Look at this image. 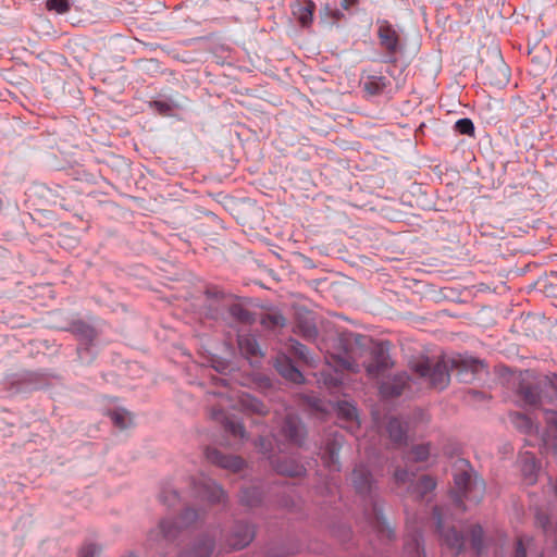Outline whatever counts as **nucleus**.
I'll use <instances>...</instances> for the list:
<instances>
[{"mask_svg":"<svg viewBox=\"0 0 557 557\" xmlns=\"http://www.w3.org/2000/svg\"><path fill=\"white\" fill-rule=\"evenodd\" d=\"M213 367H214V369H215L216 371H219V372L223 373V372H225V371H226V369H227V367H228V366H227V364H225V363H223V362H221V361H219V362H216V364H214Z\"/></svg>","mask_w":557,"mask_h":557,"instance_id":"de8ad7c7","label":"nucleus"},{"mask_svg":"<svg viewBox=\"0 0 557 557\" xmlns=\"http://www.w3.org/2000/svg\"><path fill=\"white\" fill-rule=\"evenodd\" d=\"M434 519L444 544L455 554H459L463 549L465 539L454 525H450V516L443 508H435Z\"/></svg>","mask_w":557,"mask_h":557,"instance_id":"7ed1b4c3","label":"nucleus"},{"mask_svg":"<svg viewBox=\"0 0 557 557\" xmlns=\"http://www.w3.org/2000/svg\"><path fill=\"white\" fill-rule=\"evenodd\" d=\"M342 367L351 372H359V366L357 363L350 362L348 359L341 360Z\"/></svg>","mask_w":557,"mask_h":557,"instance_id":"37998d69","label":"nucleus"},{"mask_svg":"<svg viewBox=\"0 0 557 557\" xmlns=\"http://www.w3.org/2000/svg\"><path fill=\"white\" fill-rule=\"evenodd\" d=\"M357 3V0H342V7L345 10H348L350 7L355 5Z\"/></svg>","mask_w":557,"mask_h":557,"instance_id":"09e8293b","label":"nucleus"},{"mask_svg":"<svg viewBox=\"0 0 557 557\" xmlns=\"http://www.w3.org/2000/svg\"><path fill=\"white\" fill-rule=\"evenodd\" d=\"M230 313L232 317L237 319L240 322H250L251 321V313L244 308L242 305L235 304L231 306Z\"/></svg>","mask_w":557,"mask_h":557,"instance_id":"7c9ffc66","label":"nucleus"},{"mask_svg":"<svg viewBox=\"0 0 557 557\" xmlns=\"http://www.w3.org/2000/svg\"><path fill=\"white\" fill-rule=\"evenodd\" d=\"M194 490L197 496L206 499L210 504L224 503L226 494L224 490L216 484L212 479L201 476L194 485Z\"/></svg>","mask_w":557,"mask_h":557,"instance_id":"39448f33","label":"nucleus"},{"mask_svg":"<svg viewBox=\"0 0 557 557\" xmlns=\"http://www.w3.org/2000/svg\"><path fill=\"white\" fill-rule=\"evenodd\" d=\"M437 455L430 444H420V466L426 462L428 466L436 462Z\"/></svg>","mask_w":557,"mask_h":557,"instance_id":"c756f323","label":"nucleus"},{"mask_svg":"<svg viewBox=\"0 0 557 557\" xmlns=\"http://www.w3.org/2000/svg\"><path fill=\"white\" fill-rule=\"evenodd\" d=\"M293 349L295 355H297L300 359L308 361V349L305 345L300 343H295L293 345Z\"/></svg>","mask_w":557,"mask_h":557,"instance_id":"58836bf2","label":"nucleus"},{"mask_svg":"<svg viewBox=\"0 0 557 557\" xmlns=\"http://www.w3.org/2000/svg\"><path fill=\"white\" fill-rule=\"evenodd\" d=\"M198 518L199 513L188 508L180 517L177 522H172L166 519L162 520L156 529L151 530L148 540L151 545L172 542L181 529L191 525Z\"/></svg>","mask_w":557,"mask_h":557,"instance_id":"f03ea898","label":"nucleus"},{"mask_svg":"<svg viewBox=\"0 0 557 557\" xmlns=\"http://www.w3.org/2000/svg\"><path fill=\"white\" fill-rule=\"evenodd\" d=\"M436 482L430 475L420 476V496L435 488Z\"/></svg>","mask_w":557,"mask_h":557,"instance_id":"c9c22d12","label":"nucleus"},{"mask_svg":"<svg viewBox=\"0 0 557 557\" xmlns=\"http://www.w3.org/2000/svg\"><path fill=\"white\" fill-rule=\"evenodd\" d=\"M282 433L292 443L301 444L304 426L295 416L287 413L282 426Z\"/></svg>","mask_w":557,"mask_h":557,"instance_id":"f8f14e48","label":"nucleus"},{"mask_svg":"<svg viewBox=\"0 0 557 557\" xmlns=\"http://www.w3.org/2000/svg\"><path fill=\"white\" fill-rule=\"evenodd\" d=\"M213 541L202 539L190 552L183 553L180 557H209L213 552Z\"/></svg>","mask_w":557,"mask_h":557,"instance_id":"412c9836","label":"nucleus"},{"mask_svg":"<svg viewBox=\"0 0 557 557\" xmlns=\"http://www.w3.org/2000/svg\"><path fill=\"white\" fill-rule=\"evenodd\" d=\"M451 364L457 370V375L463 382H470L484 368L481 360L472 357L459 356L451 360Z\"/></svg>","mask_w":557,"mask_h":557,"instance_id":"423d86ee","label":"nucleus"},{"mask_svg":"<svg viewBox=\"0 0 557 557\" xmlns=\"http://www.w3.org/2000/svg\"><path fill=\"white\" fill-rule=\"evenodd\" d=\"M544 419L549 425L557 429V411L546 410L544 412Z\"/></svg>","mask_w":557,"mask_h":557,"instance_id":"79ce46f5","label":"nucleus"},{"mask_svg":"<svg viewBox=\"0 0 557 557\" xmlns=\"http://www.w3.org/2000/svg\"><path fill=\"white\" fill-rule=\"evenodd\" d=\"M510 418L513 425L524 433H532L536 429L532 420L523 413L516 412Z\"/></svg>","mask_w":557,"mask_h":557,"instance_id":"a878e982","label":"nucleus"},{"mask_svg":"<svg viewBox=\"0 0 557 557\" xmlns=\"http://www.w3.org/2000/svg\"><path fill=\"white\" fill-rule=\"evenodd\" d=\"M527 543L524 544L523 539H519L517 543L515 557H525L527 556V546H529L531 540L527 539Z\"/></svg>","mask_w":557,"mask_h":557,"instance_id":"4c0bfd02","label":"nucleus"},{"mask_svg":"<svg viewBox=\"0 0 557 557\" xmlns=\"http://www.w3.org/2000/svg\"><path fill=\"white\" fill-rule=\"evenodd\" d=\"M377 36H379L381 46L387 52L394 54L399 50V47H400L399 34L387 21L379 22Z\"/></svg>","mask_w":557,"mask_h":557,"instance_id":"0eeeda50","label":"nucleus"},{"mask_svg":"<svg viewBox=\"0 0 557 557\" xmlns=\"http://www.w3.org/2000/svg\"><path fill=\"white\" fill-rule=\"evenodd\" d=\"M408 531L410 532L412 542H416L417 541V529H416L414 522L408 523Z\"/></svg>","mask_w":557,"mask_h":557,"instance_id":"49530a36","label":"nucleus"},{"mask_svg":"<svg viewBox=\"0 0 557 557\" xmlns=\"http://www.w3.org/2000/svg\"><path fill=\"white\" fill-rule=\"evenodd\" d=\"M170 495H171V498H172L171 505H174V503L176 500H178V495H177V493L175 491L170 492Z\"/></svg>","mask_w":557,"mask_h":557,"instance_id":"8fccbe9b","label":"nucleus"},{"mask_svg":"<svg viewBox=\"0 0 557 557\" xmlns=\"http://www.w3.org/2000/svg\"><path fill=\"white\" fill-rule=\"evenodd\" d=\"M420 379L428 380L431 387L442 391L449 381L448 364L445 361H437L432 368L420 357Z\"/></svg>","mask_w":557,"mask_h":557,"instance_id":"20e7f679","label":"nucleus"},{"mask_svg":"<svg viewBox=\"0 0 557 557\" xmlns=\"http://www.w3.org/2000/svg\"><path fill=\"white\" fill-rule=\"evenodd\" d=\"M470 541L472 548L480 554L483 545V530L480 525H473L470 531Z\"/></svg>","mask_w":557,"mask_h":557,"instance_id":"c85d7f7f","label":"nucleus"},{"mask_svg":"<svg viewBox=\"0 0 557 557\" xmlns=\"http://www.w3.org/2000/svg\"><path fill=\"white\" fill-rule=\"evenodd\" d=\"M110 418L114 425L121 430L127 429L133 422V417L131 412L124 409H117L110 412Z\"/></svg>","mask_w":557,"mask_h":557,"instance_id":"393cba45","label":"nucleus"},{"mask_svg":"<svg viewBox=\"0 0 557 557\" xmlns=\"http://www.w3.org/2000/svg\"><path fill=\"white\" fill-rule=\"evenodd\" d=\"M352 483L358 493L364 494L370 492L372 486V478L369 470L364 466H358L354 469Z\"/></svg>","mask_w":557,"mask_h":557,"instance_id":"f3484780","label":"nucleus"},{"mask_svg":"<svg viewBox=\"0 0 557 557\" xmlns=\"http://www.w3.org/2000/svg\"><path fill=\"white\" fill-rule=\"evenodd\" d=\"M537 470L539 467L534 456L527 453L522 457L521 471L528 484L535 483Z\"/></svg>","mask_w":557,"mask_h":557,"instance_id":"aec40b11","label":"nucleus"},{"mask_svg":"<svg viewBox=\"0 0 557 557\" xmlns=\"http://www.w3.org/2000/svg\"><path fill=\"white\" fill-rule=\"evenodd\" d=\"M268 319L271 321L273 325H284V318L280 314L269 315Z\"/></svg>","mask_w":557,"mask_h":557,"instance_id":"a18cd8bd","label":"nucleus"},{"mask_svg":"<svg viewBox=\"0 0 557 557\" xmlns=\"http://www.w3.org/2000/svg\"><path fill=\"white\" fill-rule=\"evenodd\" d=\"M389 437L396 444H401L406 438V431L398 419H391L387 424Z\"/></svg>","mask_w":557,"mask_h":557,"instance_id":"b1692460","label":"nucleus"},{"mask_svg":"<svg viewBox=\"0 0 557 557\" xmlns=\"http://www.w3.org/2000/svg\"><path fill=\"white\" fill-rule=\"evenodd\" d=\"M2 206H3V202H2V200L0 199V209L2 208Z\"/></svg>","mask_w":557,"mask_h":557,"instance_id":"603ef678","label":"nucleus"},{"mask_svg":"<svg viewBox=\"0 0 557 557\" xmlns=\"http://www.w3.org/2000/svg\"><path fill=\"white\" fill-rule=\"evenodd\" d=\"M454 129L457 133H459L460 135H467L470 137H473L474 133H475L474 124H473L472 120L469 117L459 119L455 123Z\"/></svg>","mask_w":557,"mask_h":557,"instance_id":"cd10ccee","label":"nucleus"},{"mask_svg":"<svg viewBox=\"0 0 557 557\" xmlns=\"http://www.w3.org/2000/svg\"><path fill=\"white\" fill-rule=\"evenodd\" d=\"M206 458L209 462L232 472H238L244 467V460L236 456L223 455L215 448L206 449Z\"/></svg>","mask_w":557,"mask_h":557,"instance_id":"6e6552de","label":"nucleus"},{"mask_svg":"<svg viewBox=\"0 0 557 557\" xmlns=\"http://www.w3.org/2000/svg\"><path fill=\"white\" fill-rule=\"evenodd\" d=\"M101 547L94 543H88L82 546L77 557H100Z\"/></svg>","mask_w":557,"mask_h":557,"instance_id":"72a5a7b5","label":"nucleus"},{"mask_svg":"<svg viewBox=\"0 0 557 557\" xmlns=\"http://www.w3.org/2000/svg\"><path fill=\"white\" fill-rule=\"evenodd\" d=\"M364 368L369 376L376 377L387 368V357L383 351L375 352Z\"/></svg>","mask_w":557,"mask_h":557,"instance_id":"6ab92c4d","label":"nucleus"},{"mask_svg":"<svg viewBox=\"0 0 557 557\" xmlns=\"http://www.w3.org/2000/svg\"><path fill=\"white\" fill-rule=\"evenodd\" d=\"M240 499L247 506L252 507L260 502V495L256 488H247L242 492Z\"/></svg>","mask_w":557,"mask_h":557,"instance_id":"473e14b6","label":"nucleus"},{"mask_svg":"<svg viewBox=\"0 0 557 557\" xmlns=\"http://www.w3.org/2000/svg\"><path fill=\"white\" fill-rule=\"evenodd\" d=\"M521 395L523 400L529 405H536L540 401V395L530 386H522Z\"/></svg>","mask_w":557,"mask_h":557,"instance_id":"f704fd0d","label":"nucleus"},{"mask_svg":"<svg viewBox=\"0 0 557 557\" xmlns=\"http://www.w3.org/2000/svg\"><path fill=\"white\" fill-rule=\"evenodd\" d=\"M484 78L486 83L492 86H506L509 82V70L503 62L496 64L495 66H486Z\"/></svg>","mask_w":557,"mask_h":557,"instance_id":"ddd939ff","label":"nucleus"},{"mask_svg":"<svg viewBox=\"0 0 557 557\" xmlns=\"http://www.w3.org/2000/svg\"><path fill=\"white\" fill-rule=\"evenodd\" d=\"M314 3L309 0L307 3L299 9L298 20L302 26H308L313 20Z\"/></svg>","mask_w":557,"mask_h":557,"instance_id":"bb28decb","label":"nucleus"},{"mask_svg":"<svg viewBox=\"0 0 557 557\" xmlns=\"http://www.w3.org/2000/svg\"><path fill=\"white\" fill-rule=\"evenodd\" d=\"M548 517L546 515H543V513H539L536 516V522L539 525H541L545 531L547 529V524H548Z\"/></svg>","mask_w":557,"mask_h":557,"instance_id":"c03bdc74","label":"nucleus"},{"mask_svg":"<svg viewBox=\"0 0 557 557\" xmlns=\"http://www.w3.org/2000/svg\"><path fill=\"white\" fill-rule=\"evenodd\" d=\"M211 417L215 421H220L225 431L231 433L233 436L244 440L246 437V431L244 425L230 417H227L223 409H213Z\"/></svg>","mask_w":557,"mask_h":557,"instance_id":"9b49d317","label":"nucleus"},{"mask_svg":"<svg viewBox=\"0 0 557 557\" xmlns=\"http://www.w3.org/2000/svg\"><path fill=\"white\" fill-rule=\"evenodd\" d=\"M454 498L456 508L462 512L466 510L463 499L479 504L485 493V483L473 473L471 466L466 460H458L454 472Z\"/></svg>","mask_w":557,"mask_h":557,"instance_id":"f257e3e1","label":"nucleus"},{"mask_svg":"<svg viewBox=\"0 0 557 557\" xmlns=\"http://www.w3.org/2000/svg\"><path fill=\"white\" fill-rule=\"evenodd\" d=\"M253 539V531L249 525H243L240 532L235 534L232 546L236 549L246 547Z\"/></svg>","mask_w":557,"mask_h":557,"instance_id":"4be33fe9","label":"nucleus"},{"mask_svg":"<svg viewBox=\"0 0 557 557\" xmlns=\"http://www.w3.org/2000/svg\"><path fill=\"white\" fill-rule=\"evenodd\" d=\"M343 440L342 437L335 436L332 441H330L323 453V461L325 466L333 471L339 470V459L338 454L342 448Z\"/></svg>","mask_w":557,"mask_h":557,"instance_id":"2eb2a0df","label":"nucleus"},{"mask_svg":"<svg viewBox=\"0 0 557 557\" xmlns=\"http://www.w3.org/2000/svg\"><path fill=\"white\" fill-rule=\"evenodd\" d=\"M416 472L414 467L410 466L409 469H397L395 472V480L399 486H406L407 491L411 494H414L418 490V485L416 484Z\"/></svg>","mask_w":557,"mask_h":557,"instance_id":"a211bd4d","label":"nucleus"},{"mask_svg":"<svg viewBox=\"0 0 557 557\" xmlns=\"http://www.w3.org/2000/svg\"><path fill=\"white\" fill-rule=\"evenodd\" d=\"M441 71V61L438 58L432 60L425 59L420 64V75L433 79Z\"/></svg>","mask_w":557,"mask_h":557,"instance_id":"5701e85b","label":"nucleus"},{"mask_svg":"<svg viewBox=\"0 0 557 557\" xmlns=\"http://www.w3.org/2000/svg\"><path fill=\"white\" fill-rule=\"evenodd\" d=\"M227 398L231 401H234V404H232V407L237 408L242 411L257 413L260 416H264L268 412L265 406L260 400H258L257 398L249 394H237L236 401L234 400V396H227Z\"/></svg>","mask_w":557,"mask_h":557,"instance_id":"1a4fd4ad","label":"nucleus"},{"mask_svg":"<svg viewBox=\"0 0 557 557\" xmlns=\"http://www.w3.org/2000/svg\"><path fill=\"white\" fill-rule=\"evenodd\" d=\"M151 107L162 115H169L171 112V106L163 101H154L151 103Z\"/></svg>","mask_w":557,"mask_h":557,"instance_id":"e433bc0d","label":"nucleus"},{"mask_svg":"<svg viewBox=\"0 0 557 557\" xmlns=\"http://www.w3.org/2000/svg\"><path fill=\"white\" fill-rule=\"evenodd\" d=\"M275 368L277 372L286 380L293 383H301L304 381L302 373L293 366L286 356H278L275 359Z\"/></svg>","mask_w":557,"mask_h":557,"instance_id":"4468645a","label":"nucleus"},{"mask_svg":"<svg viewBox=\"0 0 557 557\" xmlns=\"http://www.w3.org/2000/svg\"><path fill=\"white\" fill-rule=\"evenodd\" d=\"M277 471L280 473H283V474H286V475H289V476H295V475L301 474L302 469L300 467H298V466L293 467L290 469L284 468L283 466H280V467H277Z\"/></svg>","mask_w":557,"mask_h":557,"instance_id":"a19ab883","label":"nucleus"},{"mask_svg":"<svg viewBox=\"0 0 557 557\" xmlns=\"http://www.w3.org/2000/svg\"><path fill=\"white\" fill-rule=\"evenodd\" d=\"M238 347L242 355H244L250 363H253L255 359L257 360L262 355L256 338L250 335H239Z\"/></svg>","mask_w":557,"mask_h":557,"instance_id":"dca6fc26","label":"nucleus"},{"mask_svg":"<svg viewBox=\"0 0 557 557\" xmlns=\"http://www.w3.org/2000/svg\"><path fill=\"white\" fill-rule=\"evenodd\" d=\"M410 458H411V460H412V461H416V460H417V458H418V453H417V451H414V450H412V451H411V457H410Z\"/></svg>","mask_w":557,"mask_h":557,"instance_id":"3c124183","label":"nucleus"},{"mask_svg":"<svg viewBox=\"0 0 557 557\" xmlns=\"http://www.w3.org/2000/svg\"><path fill=\"white\" fill-rule=\"evenodd\" d=\"M46 7L49 11H55L59 14H64L70 11L69 0H47Z\"/></svg>","mask_w":557,"mask_h":557,"instance_id":"2f4dec72","label":"nucleus"},{"mask_svg":"<svg viewBox=\"0 0 557 557\" xmlns=\"http://www.w3.org/2000/svg\"><path fill=\"white\" fill-rule=\"evenodd\" d=\"M404 384H405V381H401V384L400 385H396L395 387H392L389 389L388 385L384 384L382 386V392L386 395H391V396H398L401 394V391H403V387H404Z\"/></svg>","mask_w":557,"mask_h":557,"instance_id":"ea45409f","label":"nucleus"},{"mask_svg":"<svg viewBox=\"0 0 557 557\" xmlns=\"http://www.w3.org/2000/svg\"><path fill=\"white\" fill-rule=\"evenodd\" d=\"M336 411L338 418L345 423L344 428L348 429L350 432L359 429L360 421L357 408L348 401H339L336 406Z\"/></svg>","mask_w":557,"mask_h":557,"instance_id":"9d476101","label":"nucleus"}]
</instances>
